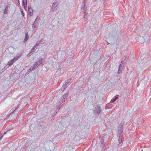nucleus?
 <instances>
[{"mask_svg": "<svg viewBox=\"0 0 151 151\" xmlns=\"http://www.w3.org/2000/svg\"><path fill=\"white\" fill-rule=\"evenodd\" d=\"M127 59L128 58H127L124 57L121 60V61L119 67V69L118 71V73H120L122 72V71L124 69V64L127 62Z\"/></svg>", "mask_w": 151, "mask_h": 151, "instance_id": "obj_1", "label": "nucleus"}, {"mask_svg": "<svg viewBox=\"0 0 151 151\" xmlns=\"http://www.w3.org/2000/svg\"><path fill=\"white\" fill-rule=\"evenodd\" d=\"M101 111L100 106L98 105L95 107L94 110V112L97 114H99Z\"/></svg>", "mask_w": 151, "mask_h": 151, "instance_id": "obj_2", "label": "nucleus"}, {"mask_svg": "<svg viewBox=\"0 0 151 151\" xmlns=\"http://www.w3.org/2000/svg\"><path fill=\"white\" fill-rule=\"evenodd\" d=\"M122 131L121 128L118 130V135H119V137L118 139V141L119 143V144H120L121 142L122 141V139L121 138V137H122V136L123 135L122 134Z\"/></svg>", "mask_w": 151, "mask_h": 151, "instance_id": "obj_3", "label": "nucleus"}, {"mask_svg": "<svg viewBox=\"0 0 151 151\" xmlns=\"http://www.w3.org/2000/svg\"><path fill=\"white\" fill-rule=\"evenodd\" d=\"M57 1H55L54 3L52 4V7L51 8L52 11L53 12L57 10V6L58 5V4H57Z\"/></svg>", "mask_w": 151, "mask_h": 151, "instance_id": "obj_4", "label": "nucleus"}, {"mask_svg": "<svg viewBox=\"0 0 151 151\" xmlns=\"http://www.w3.org/2000/svg\"><path fill=\"white\" fill-rule=\"evenodd\" d=\"M18 58L17 56L16 57H14L13 59L11 60L10 62H9L8 63V65L10 66L12 65L14 62L17 60L18 59Z\"/></svg>", "mask_w": 151, "mask_h": 151, "instance_id": "obj_5", "label": "nucleus"}, {"mask_svg": "<svg viewBox=\"0 0 151 151\" xmlns=\"http://www.w3.org/2000/svg\"><path fill=\"white\" fill-rule=\"evenodd\" d=\"M70 81V80H67V81H65V84L64 85H63L62 87V90H63V91L67 87V85L66 84L68 82H69Z\"/></svg>", "mask_w": 151, "mask_h": 151, "instance_id": "obj_6", "label": "nucleus"}, {"mask_svg": "<svg viewBox=\"0 0 151 151\" xmlns=\"http://www.w3.org/2000/svg\"><path fill=\"white\" fill-rule=\"evenodd\" d=\"M68 94V93H66L65 95H63L62 96V98L63 99V102H65V99H67Z\"/></svg>", "mask_w": 151, "mask_h": 151, "instance_id": "obj_7", "label": "nucleus"}, {"mask_svg": "<svg viewBox=\"0 0 151 151\" xmlns=\"http://www.w3.org/2000/svg\"><path fill=\"white\" fill-rule=\"evenodd\" d=\"M43 42H44L43 40H40L39 41L37 42L36 44V45H37V46H40V44L43 43Z\"/></svg>", "mask_w": 151, "mask_h": 151, "instance_id": "obj_8", "label": "nucleus"}, {"mask_svg": "<svg viewBox=\"0 0 151 151\" xmlns=\"http://www.w3.org/2000/svg\"><path fill=\"white\" fill-rule=\"evenodd\" d=\"M33 10L32 9H31V10H28V14L30 16H32L33 14Z\"/></svg>", "mask_w": 151, "mask_h": 151, "instance_id": "obj_9", "label": "nucleus"}, {"mask_svg": "<svg viewBox=\"0 0 151 151\" xmlns=\"http://www.w3.org/2000/svg\"><path fill=\"white\" fill-rule=\"evenodd\" d=\"M40 64L39 63V62L37 61L35 63V65L33 66L34 68L35 69V68H37L40 65Z\"/></svg>", "mask_w": 151, "mask_h": 151, "instance_id": "obj_10", "label": "nucleus"}, {"mask_svg": "<svg viewBox=\"0 0 151 151\" xmlns=\"http://www.w3.org/2000/svg\"><path fill=\"white\" fill-rule=\"evenodd\" d=\"M118 99V97L117 96H116L115 97V98L113 99H112L111 101V102L112 103H114L116 100L117 99Z\"/></svg>", "mask_w": 151, "mask_h": 151, "instance_id": "obj_11", "label": "nucleus"}, {"mask_svg": "<svg viewBox=\"0 0 151 151\" xmlns=\"http://www.w3.org/2000/svg\"><path fill=\"white\" fill-rule=\"evenodd\" d=\"M9 7V6H7L6 7V8L4 9V14H7L8 12L7 11L8 10V8Z\"/></svg>", "mask_w": 151, "mask_h": 151, "instance_id": "obj_12", "label": "nucleus"}, {"mask_svg": "<svg viewBox=\"0 0 151 151\" xmlns=\"http://www.w3.org/2000/svg\"><path fill=\"white\" fill-rule=\"evenodd\" d=\"M23 6L27 5V0H22Z\"/></svg>", "mask_w": 151, "mask_h": 151, "instance_id": "obj_13", "label": "nucleus"}, {"mask_svg": "<svg viewBox=\"0 0 151 151\" xmlns=\"http://www.w3.org/2000/svg\"><path fill=\"white\" fill-rule=\"evenodd\" d=\"M39 63L41 65L43 63V59L42 58L39 59V60L38 61Z\"/></svg>", "mask_w": 151, "mask_h": 151, "instance_id": "obj_14", "label": "nucleus"}, {"mask_svg": "<svg viewBox=\"0 0 151 151\" xmlns=\"http://www.w3.org/2000/svg\"><path fill=\"white\" fill-rule=\"evenodd\" d=\"M29 37V36L28 34V32H26L25 33V39L28 40V38Z\"/></svg>", "mask_w": 151, "mask_h": 151, "instance_id": "obj_15", "label": "nucleus"}, {"mask_svg": "<svg viewBox=\"0 0 151 151\" xmlns=\"http://www.w3.org/2000/svg\"><path fill=\"white\" fill-rule=\"evenodd\" d=\"M6 132H4V134H2L1 135L0 137V139H1L3 137V136L6 133Z\"/></svg>", "mask_w": 151, "mask_h": 151, "instance_id": "obj_16", "label": "nucleus"}, {"mask_svg": "<svg viewBox=\"0 0 151 151\" xmlns=\"http://www.w3.org/2000/svg\"><path fill=\"white\" fill-rule=\"evenodd\" d=\"M32 53V52H30L27 55V56L29 57L30 56Z\"/></svg>", "mask_w": 151, "mask_h": 151, "instance_id": "obj_17", "label": "nucleus"}, {"mask_svg": "<svg viewBox=\"0 0 151 151\" xmlns=\"http://www.w3.org/2000/svg\"><path fill=\"white\" fill-rule=\"evenodd\" d=\"M32 53V52H30L27 55V56L29 57L30 56Z\"/></svg>", "mask_w": 151, "mask_h": 151, "instance_id": "obj_18", "label": "nucleus"}, {"mask_svg": "<svg viewBox=\"0 0 151 151\" xmlns=\"http://www.w3.org/2000/svg\"><path fill=\"white\" fill-rule=\"evenodd\" d=\"M24 7V9L25 10H27V5L23 6Z\"/></svg>", "mask_w": 151, "mask_h": 151, "instance_id": "obj_19", "label": "nucleus"}, {"mask_svg": "<svg viewBox=\"0 0 151 151\" xmlns=\"http://www.w3.org/2000/svg\"><path fill=\"white\" fill-rule=\"evenodd\" d=\"M37 46V45H36L33 47V48H32V49H33V50H34L35 49V48H36V46Z\"/></svg>", "mask_w": 151, "mask_h": 151, "instance_id": "obj_20", "label": "nucleus"}, {"mask_svg": "<svg viewBox=\"0 0 151 151\" xmlns=\"http://www.w3.org/2000/svg\"><path fill=\"white\" fill-rule=\"evenodd\" d=\"M83 18L85 20L87 18L86 15H85V14L84 15Z\"/></svg>", "mask_w": 151, "mask_h": 151, "instance_id": "obj_21", "label": "nucleus"}, {"mask_svg": "<svg viewBox=\"0 0 151 151\" xmlns=\"http://www.w3.org/2000/svg\"><path fill=\"white\" fill-rule=\"evenodd\" d=\"M34 50H33V49H32L30 52H32V53L33 54V52H34Z\"/></svg>", "mask_w": 151, "mask_h": 151, "instance_id": "obj_22", "label": "nucleus"}, {"mask_svg": "<svg viewBox=\"0 0 151 151\" xmlns=\"http://www.w3.org/2000/svg\"><path fill=\"white\" fill-rule=\"evenodd\" d=\"M102 137H100V142H101V143H102Z\"/></svg>", "mask_w": 151, "mask_h": 151, "instance_id": "obj_23", "label": "nucleus"}, {"mask_svg": "<svg viewBox=\"0 0 151 151\" xmlns=\"http://www.w3.org/2000/svg\"><path fill=\"white\" fill-rule=\"evenodd\" d=\"M27 40H26V39H24V43H25L27 41Z\"/></svg>", "mask_w": 151, "mask_h": 151, "instance_id": "obj_24", "label": "nucleus"}, {"mask_svg": "<svg viewBox=\"0 0 151 151\" xmlns=\"http://www.w3.org/2000/svg\"><path fill=\"white\" fill-rule=\"evenodd\" d=\"M31 9H32L31 7L30 6H29L28 7V10H31Z\"/></svg>", "mask_w": 151, "mask_h": 151, "instance_id": "obj_25", "label": "nucleus"}, {"mask_svg": "<svg viewBox=\"0 0 151 151\" xmlns=\"http://www.w3.org/2000/svg\"><path fill=\"white\" fill-rule=\"evenodd\" d=\"M85 7V4H84V5L83 6V10H84Z\"/></svg>", "mask_w": 151, "mask_h": 151, "instance_id": "obj_26", "label": "nucleus"}, {"mask_svg": "<svg viewBox=\"0 0 151 151\" xmlns=\"http://www.w3.org/2000/svg\"><path fill=\"white\" fill-rule=\"evenodd\" d=\"M60 107H58V109H57V110L58 111L60 109Z\"/></svg>", "mask_w": 151, "mask_h": 151, "instance_id": "obj_27", "label": "nucleus"}, {"mask_svg": "<svg viewBox=\"0 0 151 151\" xmlns=\"http://www.w3.org/2000/svg\"><path fill=\"white\" fill-rule=\"evenodd\" d=\"M12 114H13V113H12H12L11 114H9V117H10V116H11V115Z\"/></svg>", "mask_w": 151, "mask_h": 151, "instance_id": "obj_28", "label": "nucleus"}, {"mask_svg": "<svg viewBox=\"0 0 151 151\" xmlns=\"http://www.w3.org/2000/svg\"><path fill=\"white\" fill-rule=\"evenodd\" d=\"M32 25L33 27H34V28H35V26L34 25V24H32Z\"/></svg>", "mask_w": 151, "mask_h": 151, "instance_id": "obj_29", "label": "nucleus"}, {"mask_svg": "<svg viewBox=\"0 0 151 151\" xmlns=\"http://www.w3.org/2000/svg\"><path fill=\"white\" fill-rule=\"evenodd\" d=\"M22 15L23 16H24V13L23 12H22Z\"/></svg>", "mask_w": 151, "mask_h": 151, "instance_id": "obj_30", "label": "nucleus"}, {"mask_svg": "<svg viewBox=\"0 0 151 151\" xmlns=\"http://www.w3.org/2000/svg\"><path fill=\"white\" fill-rule=\"evenodd\" d=\"M84 14H85V15H86V14H87V13H86V12H84Z\"/></svg>", "mask_w": 151, "mask_h": 151, "instance_id": "obj_31", "label": "nucleus"}, {"mask_svg": "<svg viewBox=\"0 0 151 151\" xmlns=\"http://www.w3.org/2000/svg\"><path fill=\"white\" fill-rule=\"evenodd\" d=\"M69 148H71V147H70Z\"/></svg>", "mask_w": 151, "mask_h": 151, "instance_id": "obj_32", "label": "nucleus"}]
</instances>
